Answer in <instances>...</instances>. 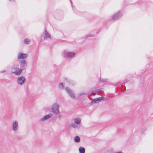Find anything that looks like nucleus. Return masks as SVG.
<instances>
[{
    "instance_id": "nucleus-1",
    "label": "nucleus",
    "mask_w": 153,
    "mask_h": 153,
    "mask_svg": "<svg viewBox=\"0 0 153 153\" xmlns=\"http://www.w3.org/2000/svg\"><path fill=\"white\" fill-rule=\"evenodd\" d=\"M62 56L64 58L71 59L74 57L75 53L72 52H67L66 51H64L62 53Z\"/></svg>"
},
{
    "instance_id": "nucleus-2",
    "label": "nucleus",
    "mask_w": 153,
    "mask_h": 153,
    "mask_svg": "<svg viewBox=\"0 0 153 153\" xmlns=\"http://www.w3.org/2000/svg\"><path fill=\"white\" fill-rule=\"evenodd\" d=\"M59 105L57 103H54L52 106V112L55 114H58L59 113Z\"/></svg>"
},
{
    "instance_id": "nucleus-3",
    "label": "nucleus",
    "mask_w": 153,
    "mask_h": 153,
    "mask_svg": "<svg viewBox=\"0 0 153 153\" xmlns=\"http://www.w3.org/2000/svg\"><path fill=\"white\" fill-rule=\"evenodd\" d=\"M22 71V69L18 68L15 66L13 67L12 68L11 72L17 75H19L21 74Z\"/></svg>"
},
{
    "instance_id": "nucleus-4",
    "label": "nucleus",
    "mask_w": 153,
    "mask_h": 153,
    "mask_svg": "<svg viewBox=\"0 0 153 153\" xmlns=\"http://www.w3.org/2000/svg\"><path fill=\"white\" fill-rule=\"evenodd\" d=\"M122 13L120 11L115 13L113 15L111 16V18L114 21H116L119 19L122 16Z\"/></svg>"
},
{
    "instance_id": "nucleus-5",
    "label": "nucleus",
    "mask_w": 153,
    "mask_h": 153,
    "mask_svg": "<svg viewBox=\"0 0 153 153\" xmlns=\"http://www.w3.org/2000/svg\"><path fill=\"white\" fill-rule=\"evenodd\" d=\"M26 81L25 77L23 76L18 77L17 79V82L20 85H22Z\"/></svg>"
},
{
    "instance_id": "nucleus-6",
    "label": "nucleus",
    "mask_w": 153,
    "mask_h": 153,
    "mask_svg": "<svg viewBox=\"0 0 153 153\" xmlns=\"http://www.w3.org/2000/svg\"><path fill=\"white\" fill-rule=\"evenodd\" d=\"M18 128V122L16 121H14L12 123V129L14 132H16Z\"/></svg>"
},
{
    "instance_id": "nucleus-7",
    "label": "nucleus",
    "mask_w": 153,
    "mask_h": 153,
    "mask_svg": "<svg viewBox=\"0 0 153 153\" xmlns=\"http://www.w3.org/2000/svg\"><path fill=\"white\" fill-rule=\"evenodd\" d=\"M65 89L66 92L70 95V97L72 98H73L75 97V96L72 90L69 88L68 87H66L65 88Z\"/></svg>"
},
{
    "instance_id": "nucleus-8",
    "label": "nucleus",
    "mask_w": 153,
    "mask_h": 153,
    "mask_svg": "<svg viewBox=\"0 0 153 153\" xmlns=\"http://www.w3.org/2000/svg\"><path fill=\"white\" fill-rule=\"evenodd\" d=\"M27 57V55L26 54L19 53L18 54V59H24L26 58Z\"/></svg>"
},
{
    "instance_id": "nucleus-9",
    "label": "nucleus",
    "mask_w": 153,
    "mask_h": 153,
    "mask_svg": "<svg viewBox=\"0 0 153 153\" xmlns=\"http://www.w3.org/2000/svg\"><path fill=\"white\" fill-rule=\"evenodd\" d=\"M52 116V114L50 113L48 115H47L44 116L40 120L41 121H44L48 119L49 118H51Z\"/></svg>"
},
{
    "instance_id": "nucleus-10",
    "label": "nucleus",
    "mask_w": 153,
    "mask_h": 153,
    "mask_svg": "<svg viewBox=\"0 0 153 153\" xmlns=\"http://www.w3.org/2000/svg\"><path fill=\"white\" fill-rule=\"evenodd\" d=\"M64 79L65 81L68 82L70 84H72L73 85L75 84V82H74L72 80L69 78L67 77H65Z\"/></svg>"
},
{
    "instance_id": "nucleus-11",
    "label": "nucleus",
    "mask_w": 153,
    "mask_h": 153,
    "mask_svg": "<svg viewBox=\"0 0 153 153\" xmlns=\"http://www.w3.org/2000/svg\"><path fill=\"white\" fill-rule=\"evenodd\" d=\"M101 97H98L92 99L91 101V102L95 103H97L99 101L101 100Z\"/></svg>"
},
{
    "instance_id": "nucleus-12",
    "label": "nucleus",
    "mask_w": 153,
    "mask_h": 153,
    "mask_svg": "<svg viewBox=\"0 0 153 153\" xmlns=\"http://www.w3.org/2000/svg\"><path fill=\"white\" fill-rule=\"evenodd\" d=\"M81 122V119L79 117H77L75 118L74 119V123L76 124H79Z\"/></svg>"
},
{
    "instance_id": "nucleus-13",
    "label": "nucleus",
    "mask_w": 153,
    "mask_h": 153,
    "mask_svg": "<svg viewBox=\"0 0 153 153\" xmlns=\"http://www.w3.org/2000/svg\"><path fill=\"white\" fill-rule=\"evenodd\" d=\"M20 63L21 67L22 68L26 66V61L24 59H22L20 61Z\"/></svg>"
},
{
    "instance_id": "nucleus-14",
    "label": "nucleus",
    "mask_w": 153,
    "mask_h": 153,
    "mask_svg": "<svg viewBox=\"0 0 153 153\" xmlns=\"http://www.w3.org/2000/svg\"><path fill=\"white\" fill-rule=\"evenodd\" d=\"M100 91L101 90L100 89H97L93 91L91 93V94H93L94 95H95L96 94H98L100 93Z\"/></svg>"
},
{
    "instance_id": "nucleus-15",
    "label": "nucleus",
    "mask_w": 153,
    "mask_h": 153,
    "mask_svg": "<svg viewBox=\"0 0 153 153\" xmlns=\"http://www.w3.org/2000/svg\"><path fill=\"white\" fill-rule=\"evenodd\" d=\"M45 34V35L46 37H45L44 39L47 38V37L49 38H50L51 37V35L49 34L48 32H47V30L46 29H45V30L44 31Z\"/></svg>"
},
{
    "instance_id": "nucleus-16",
    "label": "nucleus",
    "mask_w": 153,
    "mask_h": 153,
    "mask_svg": "<svg viewBox=\"0 0 153 153\" xmlns=\"http://www.w3.org/2000/svg\"><path fill=\"white\" fill-rule=\"evenodd\" d=\"M85 149L83 147H80L79 149V151L80 153H85Z\"/></svg>"
},
{
    "instance_id": "nucleus-17",
    "label": "nucleus",
    "mask_w": 153,
    "mask_h": 153,
    "mask_svg": "<svg viewBox=\"0 0 153 153\" xmlns=\"http://www.w3.org/2000/svg\"><path fill=\"white\" fill-rule=\"evenodd\" d=\"M58 88L59 89L62 90L64 89V86L63 83H60L58 84Z\"/></svg>"
},
{
    "instance_id": "nucleus-18",
    "label": "nucleus",
    "mask_w": 153,
    "mask_h": 153,
    "mask_svg": "<svg viewBox=\"0 0 153 153\" xmlns=\"http://www.w3.org/2000/svg\"><path fill=\"white\" fill-rule=\"evenodd\" d=\"M74 140L75 142L76 143H79L80 141V137L78 136H76L74 137Z\"/></svg>"
},
{
    "instance_id": "nucleus-19",
    "label": "nucleus",
    "mask_w": 153,
    "mask_h": 153,
    "mask_svg": "<svg viewBox=\"0 0 153 153\" xmlns=\"http://www.w3.org/2000/svg\"><path fill=\"white\" fill-rule=\"evenodd\" d=\"M30 39H25L24 41V43L25 44H28L30 43Z\"/></svg>"
},
{
    "instance_id": "nucleus-20",
    "label": "nucleus",
    "mask_w": 153,
    "mask_h": 153,
    "mask_svg": "<svg viewBox=\"0 0 153 153\" xmlns=\"http://www.w3.org/2000/svg\"><path fill=\"white\" fill-rule=\"evenodd\" d=\"M86 93H84V92L80 93L78 94V97H80V96H82L83 95H86Z\"/></svg>"
},
{
    "instance_id": "nucleus-21",
    "label": "nucleus",
    "mask_w": 153,
    "mask_h": 153,
    "mask_svg": "<svg viewBox=\"0 0 153 153\" xmlns=\"http://www.w3.org/2000/svg\"><path fill=\"white\" fill-rule=\"evenodd\" d=\"M107 80V79H103L100 78V81L101 82H106Z\"/></svg>"
},
{
    "instance_id": "nucleus-22",
    "label": "nucleus",
    "mask_w": 153,
    "mask_h": 153,
    "mask_svg": "<svg viewBox=\"0 0 153 153\" xmlns=\"http://www.w3.org/2000/svg\"><path fill=\"white\" fill-rule=\"evenodd\" d=\"M101 100H108L107 98H105L103 97H101Z\"/></svg>"
},
{
    "instance_id": "nucleus-23",
    "label": "nucleus",
    "mask_w": 153,
    "mask_h": 153,
    "mask_svg": "<svg viewBox=\"0 0 153 153\" xmlns=\"http://www.w3.org/2000/svg\"><path fill=\"white\" fill-rule=\"evenodd\" d=\"M56 115H58V116H57V117L59 119H60L62 117V115L59 113L58 114H56Z\"/></svg>"
},
{
    "instance_id": "nucleus-24",
    "label": "nucleus",
    "mask_w": 153,
    "mask_h": 153,
    "mask_svg": "<svg viewBox=\"0 0 153 153\" xmlns=\"http://www.w3.org/2000/svg\"><path fill=\"white\" fill-rule=\"evenodd\" d=\"M121 84H122V83H121L120 82H118L117 84L114 85L115 86H117L118 85H120Z\"/></svg>"
},
{
    "instance_id": "nucleus-25",
    "label": "nucleus",
    "mask_w": 153,
    "mask_h": 153,
    "mask_svg": "<svg viewBox=\"0 0 153 153\" xmlns=\"http://www.w3.org/2000/svg\"><path fill=\"white\" fill-rule=\"evenodd\" d=\"M71 126L75 128L76 127V126L74 124H72L71 125Z\"/></svg>"
},
{
    "instance_id": "nucleus-26",
    "label": "nucleus",
    "mask_w": 153,
    "mask_h": 153,
    "mask_svg": "<svg viewBox=\"0 0 153 153\" xmlns=\"http://www.w3.org/2000/svg\"><path fill=\"white\" fill-rule=\"evenodd\" d=\"M91 36H92L91 35L88 34L86 36V37L88 38V37H91Z\"/></svg>"
},
{
    "instance_id": "nucleus-27",
    "label": "nucleus",
    "mask_w": 153,
    "mask_h": 153,
    "mask_svg": "<svg viewBox=\"0 0 153 153\" xmlns=\"http://www.w3.org/2000/svg\"><path fill=\"white\" fill-rule=\"evenodd\" d=\"M10 1H14V0H10Z\"/></svg>"
},
{
    "instance_id": "nucleus-28",
    "label": "nucleus",
    "mask_w": 153,
    "mask_h": 153,
    "mask_svg": "<svg viewBox=\"0 0 153 153\" xmlns=\"http://www.w3.org/2000/svg\"><path fill=\"white\" fill-rule=\"evenodd\" d=\"M5 71V70H4L2 71V72L3 73V72H4Z\"/></svg>"
},
{
    "instance_id": "nucleus-29",
    "label": "nucleus",
    "mask_w": 153,
    "mask_h": 153,
    "mask_svg": "<svg viewBox=\"0 0 153 153\" xmlns=\"http://www.w3.org/2000/svg\"><path fill=\"white\" fill-rule=\"evenodd\" d=\"M72 7L73 8V9L74 8V6H72Z\"/></svg>"
},
{
    "instance_id": "nucleus-30",
    "label": "nucleus",
    "mask_w": 153,
    "mask_h": 153,
    "mask_svg": "<svg viewBox=\"0 0 153 153\" xmlns=\"http://www.w3.org/2000/svg\"><path fill=\"white\" fill-rule=\"evenodd\" d=\"M71 1V4H72V2L71 1H71Z\"/></svg>"
},
{
    "instance_id": "nucleus-31",
    "label": "nucleus",
    "mask_w": 153,
    "mask_h": 153,
    "mask_svg": "<svg viewBox=\"0 0 153 153\" xmlns=\"http://www.w3.org/2000/svg\"><path fill=\"white\" fill-rule=\"evenodd\" d=\"M58 153H59V152H58Z\"/></svg>"
}]
</instances>
